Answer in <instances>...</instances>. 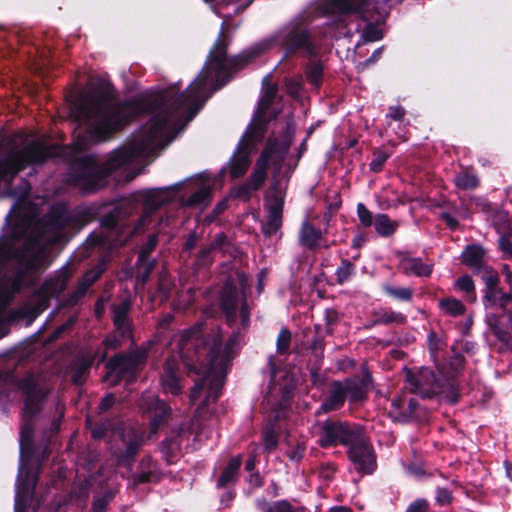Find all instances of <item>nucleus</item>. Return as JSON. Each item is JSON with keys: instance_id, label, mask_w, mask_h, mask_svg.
Returning <instances> with one entry per match:
<instances>
[{"instance_id": "nucleus-37", "label": "nucleus", "mask_w": 512, "mask_h": 512, "mask_svg": "<svg viewBox=\"0 0 512 512\" xmlns=\"http://www.w3.org/2000/svg\"><path fill=\"white\" fill-rule=\"evenodd\" d=\"M32 382V379L27 380L26 383L23 384V389L27 393V400L25 402V413L26 414H33L34 411L38 408V404L35 401L34 394L31 391L30 384Z\"/></svg>"}, {"instance_id": "nucleus-6", "label": "nucleus", "mask_w": 512, "mask_h": 512, "mask_svg": "<svg viewBox=\"0 0 512 512\" xmlns=\"http://www.w3.org/2000/svg\"><path fill=\"white\" fill-rule=\"evenodd\" d=\"M264 124L260 120L251 121L241 138L237 151L229 161V175L231 178H239L245 174L250 166V154L264 137Z\"/></svg>"}, {"instance_id": "nucleus-1", "label": "nucleus", "mask_w": 512, "mask_h": 512, "mask_svg": "<svg viewBox=\"0 0 512 512\" xmlns=\"http://www.w3.org/2000/svg\"><path fill=\"white\" fill-rule=\"evenodd\" d=\"M225 55V47L217 42L203 72L186 91L178 95L175 86L161 91L149 109L150 118L140 135L131 144L114 152L109 168L115 169L136 158L148 157L171 142L208 98L209 87L221 77L226 67Z\"/></svg>"}, {"instance_id": "nucleus-45", "label": "nucleus", "mask_w": 512, "mask_h": 512, "mask_svg": "<svg viewBox=\"0 0 512 512\" xmlns=\"http://www.w3.org/2000/svg\"><path fill=\"white\" fill-rule=\"evenodd\" d=\"M263 444L267 452L274 450L277 447L278 440L274 431L268 430L264 432Z\"/></svg>"}, {"instance_id": "nucleus-55", "label": "nucleus", "mask_w": 512, "mask_h": 512, "mask_svg": "<svg viewBox=\"0 0 512 512\" xmlns=\"http://www.w3.org/2000/svg\"><path fill=\"white\" fill-rule=\"evenodd\" d=\"M157 241L155 237H151L147 243V245L140 252V259H143L146 255H148L155 247Z\"/></svg>"}, {"instance_id": "nucleus-64", "label": "nucleus", "mask_w": 512, "mask_h": 512, "mask_svg": "<svg viewBox=\"0 0 512 512\" xmlns=\"http://www.w3.org/2000/svg\"><path fill=\"white\" fill-rule=\"evenodd\" d=\"M225 209H226V201H222L216 206L215 212L219 214V213L223 212Z\"/></svg>"}, {"instance_id": "nucleus-29", "label": "nucleus", "mask_w": 512, "mask_h": 512, "mask_svg": "<svg viewBox=\"0 0 512 512\" xmlns=\"http://www.w3.org/2000/svg\"><path fill=\"white\" fill-rule=\"evenodd\" d=\"M441 309L448 315L456 317L465 313L464 304L457 299L447 298L439 302Z\"/></svg>"}, {"instance_id": "nucleus-30", "label": "nucleus", "mask_w": 512, "mask_h": 512, "mask_svg": "<svg viewBox=\"0 0 512 512\" xmlns=\"http://www.w3.org/2000/svg\"><path fill=\"white\" fill-rule=\"evenodd\" d=\"M481 278L486 285L485 298H496L499 281L498 275L494 271L485 270L482 272Z\"/></svg>"}, {"instance_id": "nucleus-34", "label": "nucleus", "mask_w": 512, "mask_h": 512, "mask_svg": "<svg viewBox=\"0 0 512 512\" xmlns=\"http://www.w3.org/2000/svg\"><path fill=\"white\" fill-rule=\"evenodd\" d=\"M127 305L122 304L114 310V324L117 329L122 330V333L128 331V324L126 321Z\"/></svg>"}, {"instance_id": "nucleus-47", "label": "nucleus", "mask_w": 512, "mask_h": 512, "mask_svg": "<svg viewBox=\"0 0 512 512\" xmlns=\"http://www.w3.org/2000/svg\"><path fill=\"white\" fill-rule=\"evenodd\" d=\"M210 196V191L206 188L197 191L190 199L191 204H201Z\"/></svg>"}, {"instance_id": "nucleus-3", "label": "nucleus", "mask_w": 512, "mask_h": 512, "mask_svg": "<svg viewBox=\"0 0 512 512\" xmlns=\"http://www.w3.org/2000/svg\"><path fill=\"white\" fill-rule=\"evenodd\" d=\"M147 107V101L137 99L112 110L107 100L86 102L78 111L80 125L85 126L86 131L94 140L105 139L110 133L118 129L123 123L143 112Z\"/></svg>"}, {"instance_id": "nucleus-24", "label": "nucleus", "mask_w": 512, "mask_h": 512, "mask_svg": "<svg viewBox=\"0 0 512 512\" xmlns=\"http://www.w3.org/2000/svg\"><path fill=\"white\" fill-rule=\"evenodd\" d=\"M374 226L379 235L388 237L395 233L398 227V222L390 219L386 214H378L375 217Z\"/></svg>"}, {"instance_id": "nucleus-58", "label": "nucleus", "mask_w": 512, "mask_h": 512, "mask_svg": "<svg viewBox=\"0 0 512 512\" xmlns=\"http://www.w3.org/2000/svg\"><path fill=\"white\" fill-rule=\"evenodd\" d=\"M500 245L503 251L512 256V244L508 240L502 238L500 241Z\"/></svg>"}, {"instance_id": "nucleus-49", "label": "nucleus", "mask_w": 512, "mask_h": 512, "mask_svg": "<svg viewBox=\"0 0 512 512\" xmlns=\"http://www.w3.org/2000/svg\"><path fill=\"white\" fill-rule=\"evenodd\" d=\"M436 501L441 505L448 504L451 501V494L445 488H438L436 491Z\"/></svg>"}, {"instance_id": "nucleus-27", "label": "nucleus", "mask_w": 512, "mask_h": 512, "mask_svg": "<svg viewBox=\"0 0 512 512\" xmlns=\"http://www.w3.org/2000/svg\"><path fill=\"white\" fill-rule=\"evenodd\" d=\"M379 324H402L406 321L405 315L390 309H380L376 313V320Z\"/></svg>"}, {"instance_id": "nucleus-60", "label": "nucleus", "mask_w": 512, "mask_h": 512, "mask_svg": "<svg viewBox=\"0 0 512 512\" xmlns=\"http://www.w3.org/2000/svg\"><path fill=\"white\" fill-rule=\"evenodd\" d=\"M443 218L446 220L447 224L450 227L454 228L456 226V224H457L456 220L453 217H451L450 215H443Z\"/></svg>"}, {"instance_id": "nucleus-16", "label": "nucleus", "mask_w": 512, "mask_h": 512, "mask_svg": "<svg viewBox=\"0 0 512 512\" xmlns=\"http://www.w3.org/2000/svg\"><path fill=\"white\" fill-rule=\"evenodd\" d=\"M438 388L434 373L429 369L421 370L419 378L414 383V392L422 397L430 398L437 393Z\"/></svg>"}, {"instance_id": "nucleus-42", "label": "nucleus", "mask_w": 512, "mask_h": 512, "mask_svg": "<svg viewBox=\"0 0 512 512\" xmlns=\"http://www.w3.org/2000/svg\"><path fill=\"white\" fill-rule=\"evenodd\" d=\"M268 47H269V43L268 42L260 43V44L256 45L255 47L251 48L249 51H247V52L243 53L242 55H240L238 58L234 59L233 62L236 63V62L241 61V60L248 61L250 58L256 56L259 53H261L262 51H264Z\"/></svg>"}, {"instance_id": "nucleus-51", "label": "nucleus", "mask_w": 512, "mask_h": 512, "mask_svg": "<svg viewBox=\"0 0 512 512\" xmlns=\"http://www.w3.org/2000/svg\"><path fill=\"white\" fill-rule=\"evenodd\" d=\"M21 264H24L27 268H37L39 266V262L36 259L31 258L30 250L25 252L24 255L20 257Z\"/></svg>"}, {"instance_id": "nucleus-57", "label": "nucleus", "mask_w": 512, "mask_h": 512, "mask_svg": "<svg viewBox=\"0 0 512 512\" xmlns=\"http://www.w3.org/2000/svg\"><path fill=\"white\" fill-rule=\"evenodd\" d=\"M115 402V398L113 395H107L105 398L102 399L100 405H99V409L101 411H106L107 409H109Z\"/></svg>"}, {"instance_id": "nucleus-9", "label": "nucleus", "mask_w": 512, "mask_h": 512, "mask_svg": "<svg viewBox=\"0 0 512 512\" xmlns=\"http://www.w3.org/2000/svg\"><path fill=\"white\" fill-rule=\"evenodd\" d=\"M284 207V190L282 188H270L266 197V208L268 210L267 220L262 230L264 234L271 236L277 233L282 225V214Z\"/></svg>"}, {"instance_id": "nucleus-56", "label": "nucleus", "mask_w": 512, "mask_h": 512, "mask_svg": "<svg viewBox=\"0 0 512 512\" xmlns=\"http://www.w3.org/2000/svg\"><path fill=\"white\" fill-rule=\"evenodd\" d=\"M29 190H30L29 185L26 182H23V187H22V191L21 192H17V191H14V190H8V191L5 192V195L22 198V197H24L25 195L28 194Z\"/></svg>"}, {"instance_id": "nucleus-48", "label": "nucleus", "mask_w": 512, "mask_h": 512, "mask_svg": "<svg viewBox=\"0 0 512 512\" xmlns=\"http://www.w3.org/2000/svg\"><path fill=\"white\" fill-rule=\"evenodd\" d=\"M428 503L423 499H418L410 504L407 512H427Z\"/></svg>"}, {"instance_id": "nucleus-38", "label": "nucleus", "mask_w": 512, "mask_h": 512, "mask_svg": "<svg viewBox=\"0 0 512 512\" xmlns=\"http://www.w3.org/2000/svg\"><path fill=\"white\" fill-rule=\"evenodd\" d=\"M354 266L349 261H342L336 271L337 280L340 284L346 282L353 273Z\"/></svg>"}, {"instance_id": "nucleus-53", "label": "nucleus", "mask_w": 512, "mask_h": 512, "mask_svg": "<svg viewBox=\"0 0 512 512\" xmlns=\"http://www.w3.org/2000/svg\"><path fill=\"white\" fill-rule=\"evenodd\" d=\"M321 68L316 66L310 70L308 73V79L313 85H318L321 79Z\"/></svg>"}, {"instance_id": "nucleus-40", "label": "nucleus", "mask_w": 512, "mask_h": 512, "mask_svg": "<svg viewBox=\"0 0 512 512\" xmlns=\"http://www.w3.org/2000/svg\"><path fill=\"white\" fill-rule=\"evenodd\" d=\"M291 342V333L288 329L283 328L281 329L278 338H277V351L279 353H285L290 346Z\"/></svg>"}, {"instance_id": "nucleus-5", "label": "nucleus", "mask_w": 512, "mask_h": 512, "mask_svg": "<svg viewBox=\"0 0 512 512\" xmlns=\"http://www.w3.org/2000/svg\"><path fill=\"white\" fill-rule=\"evenodd\" d=\"M286 151L287 146L279 145L276 141H269L258 159L249 180L234 190L235 195L240 198L248 199L253 191L263 185L269 163L278 164L281 162Z\"/></svg>"}, {"instance_id": "nucleus-17", "label": "nucleus", "mask_w": 512, "mask_h": 512, "mask_svg": "<svg viewBox=\"0 0 512 512\" xmlns=\"http://www.w3.org/2000/svg\"><path fill=\"white\" fill-rule=\"evenodd\" d=\"M20 278L17 277L12 281L5 282L0 285V338L6 334V317L3 311V306L10 299L11 295L19 289Z\"/></svg>"}, {"instance_id": "nucleus-59", "label": "nucleus", "mask_w": 512, "mask_h": 512, "mask_svg": "<svg viewBox=\"0 0 512 512\" xmlns=\"http://www.w3.org/2000/svg\"><path fill=\"white\" fill-rule=\"evenodd\" d=\"M329 512H352V510L345 506H334Z\"/></svg>"}, {"instance_id": "nucleus-10", "label": "nucleus", "mask_w": 512, "mask_h": 512, "mask_svg": "<svg viewBox=\"0 0 512 512\" xmlns=\"http://www.w3.org/2000/svg\"><path fill=\"white\" fill-rule=\"evenodd\" d=\"M222 307L229 321L234 319L236 311L240 307L242 324H247L249 319V311L244 299L243 292H239L236 288L227 284L222 294Z\"/></svg>"}, {"instance_id": "nucleus-11", "label": "nucleus", "mask_w": 512, "mask_h": 512, "mask_svg": "<svg viewBox=\"0 0 512 512\" xmlns=\"http://www.w3.org/2000/svg\"><path fill=\"white\" fill-rule=\"evenodd\" d=\"M146 358L145 351H137L131 355H119L107 365L110 376L122 377L128 370L136 369Z\"/></svg>"}, {"instance_id": "nucleus-8", "label": "nucleus", "mask_w": 512, "mask_h": 512, "mask_svg": "<svg viewBox=\"0 0 512 512\" xmlns=\"http://www.w3.org/2000/svg\"><path fill=\"white\" fill-rule=\"evenodd\" d=\"M359 428H352L345 423L325 422L318 432V442L322 447L339 443L348 446Z\"/></svg>"}, {"instance_id": "nucleus-52", "label": "nucleus", "mask_w": 512, "mask_h": 512, "mask_svg": "<svg viewBox=\"0 0 512 512\" xmlns=\"http://www.w3.org/2000/svg\"><path fill=\"white\" fill-rule=\"evenodd\" d=\"M305 451V445L300 443L291 451H289L288 456L293 461H298L302 458Z\"/></svg>"}, {"instance_id": "nucleus-23", "label": "nucleus", "mask_w": 512, "mask_h": 512, "mask_svg": "<svg viewBox=\"0 0 512 512\" xmlns=\"http://www.w3.org/2000/svg\"><path fill=\"white\" fill-rule=\"evenodd\" d=\"M146 210H153L167 201L165 189H149L142 192Z\"/></svg>"}, {"instance_id": "nucleus-61", "label": "nucleus", "mask_w": 512, "mask_h": 512, "mask_svg": "<svg viewBox=\"0 0 512 512\" xmlns=\"http://www.w3.org/2000/svg\"><path fill=\"white\" fill-rule=\"evenodd\" d=\"M254 467H255V459H254V457H251L247 460L245 468L248 471H252L254 469Z\"/></svg>"}, {"instance_id": "nucleus-25", "label": "nucleus", "mask_w": 512, "mask_h": 512, "mask_svg": "<svg viewBox=\"0 0 512 512\" xmlns=\"http://www.w3.org/2000/svg\"><path fill=\"white\" fill-rule=\"evenodd\" d=\"M484 251L478 245L467 246L462 252L461 259L469 267H478L483 259Z\"/></svg>"}, {"instance_id": "nucleus-4", "label": "nucleus", "mask_w": 512, "mask_h": 512, "mask_svg": "<svg viewBox=\"0 0 512 512\" xmlns=\"http://www.w3.org/2000/svg\"><path fill=\"white\" fill-rule=\"evenodd\" d=\"M58 154V147H47L43 141H35L19 152L10 153L0 162V181H9L28 164L42 163L46 158Z\"/></svg>"}, {"instance_id": "nucleus-20", "label": "nucleus", "mask_w": 512, "mask_h": 512, "mask_svg": "<svg viewBox=\"0 0 512 512\" xmlns=\"http://www.w3.org/2000/svg\"><path fill=\"white\" fill-rule=\"evenodd\" d=\"M256 504L261 512H304L303 508L293 507L285 500L269 503L264 499H259Z\"/></svg>"}, {"instance_id": "nucleus-19", "label": "nucleus", "mask_w": 512, "mask_h": 512, "mask_svg": "<svg viewBox=\"0 0 512 512\" xmlns=\"http://www.w3.org/2000/svg\"><path fill=\"white\" fill-rule=\"evenodd\" d=\"M276 92H277V86L274 84L268 83L267 78H264V80H263V95L260 100L257 113L252 120V121H254V120L262 121L264 124V132L266 131V123L264 120V115H265L266 110L270 106Z\"/></svg>"}, {"instance_id": "nucleus-18", "label": "nucleus", "mask_w": 512, "mask_h": 512, "mask_svg": "<svg viewBox=\"0 0 512 512\" xmlns=\"http://www.w3.org/2000/svg\"><path fill=\"white\" fill-rule=\"evenodd\" d=\"M176 362L174 360H167L164 367V374L162 376L163 389L173 395H177L181 391V385L176 376Z\"/></svg>"}, {"instance_id": "nucleus-15", "label": "nucleus", "mask_w": 512, "mask_h": 512, "mask_svg": "<svg viewBox=\"0 0 512 512\" xmlns=\"http://www.w3.org/2000/svg\"><path fill=\"white\" fill-rule=\"evenodd\" d=\"M399 269L407 275L427 277L432 273L433 266L424 263L421 258L401 255Z\"/></svg>"}, {"instance_id": "nucleus-21", "label": "nucleus", "mask_w": 512, "mask_h": 512, "mask_svg": "<svg viewBox=\"0 0 512 512\" xmlns=\"http://www.w3.org/2000/svg\"><path fill=\"white\" fill-rule=\"evenodd\" d=\"M346 390L341 383H335L329 398L321 405L324 412L339 408L345 401Z\"/></svg>"}, {"instance_id": "nucleus-36", "label": "nucleus", "mask_w": 512, "mask_h": 512, "mask_svg": "<svg viewBox=\"0 0 512 512\" xmlns=\"http://www.w3.org/2000/svg\"><path fill=\"white\" fill-rule=\"evenodd\" d=\"M200 332V326H195L189 330H186L182 333L180 339L181 349L187 348L189 344L195 345V342L198 341V335Z\"/></svg>"}, {"instance_id": "nucleus-62", "label": "nucleus", "mask_w": 512, "mask_h": 512, "mask_svg": "<svg viewBox=\"0 0 512 512\" xmlns=\"http://www.w3.org/2000/svg\"><path fill=\"white\" fill-rule=\"evenodd\" d=\"M73 146H74V147H73V148H74V150H76V151H80V150H82V149H84V148H85V144H84V143L82 142V140H80V139H77V140L73 143Z\"/></svg>"}, {"instance_id": "nucleus-35", "label": "nucleus", "mask_w": 512, "mask_h": 512, "mask_svg": "<svg viewBox=\"0 0 512 512\" xmlns=\"http://www.w3.org/2000/svg\"><path fill=\"white\" fill-rule=\"evenodd\" d=\"M384 290L390 296H392L398 300H401V301H408L412 297V290L410 288H405V287L395 288V287L386 285V286H384Z\"/></svg>"}, {"instance_id": "nucleus-32", "label": "nucleus", "mask_w": 512, "mask_h": 512, "mask_svg": "<svg viewBox=\"0 0 512 512\" xmlns=\"http://www.w3.org/2000/svg\"><path fill=\"white\" fill-rule=\"evenodd\" d=\"M455 288L464 292L471 302L476 300L475 286L472 278L468 275L461 276L455 282Z\"/></svg>"}, {"instance_id": "nucleus-26", "label": "nucleus", "mask_w": 512, "mask_h": 512, "mask_svg": "<svg viewBox=\"0 0 512 512\" xmlns=\"http://www.w3.org/2000/svg\"><path fill=\"white\" fill-rule=\"evenodd\" d=\"M242 459L240 456H237L230 460L225 470L222 472L221 476L218 479V487H224L228 483L235 480L237 472L241 466Z\"/></svg>"}, {"instance_id": "nucleus-33", "label": "nucleus", "mask_w": 512, "mask_h": 512, "mask_svg": "<svg viewBox=\"0 0 512 512\" xmlns=\"http://www.w3.org/2000/svg\"><path fill=\"white\" fill-rule=\"evenodd\" d=\"M31 433L32 428L30 427V425L26 424L22 426L20 430V452L22 459L25 456V454L29 453L31 444Z\"/></svg>"}, {"instance_id": "nucleus-46", "label": "nucleus", "mask_w": 512, "mask_h": 512, "mask_svg": "<svg viewBox=\"0 0 512 512\" xmlns=\"http://www.w3.org/2000/svg\"><path fill=\"white\" fill-rule=\"evenodd\" d=\"M491 305H499L504 306L511 300V295L509 293L502 292L499 288H497V297L496 298H485Z\"/></svg>"}, {"instance_id": "nucleus-28", "label": "nucleus", "mask_w": 512, "mask_h": 512, "mask_svg": "<svg viewBox=\"0 0 512 512\" xmlns=\"http://www.w3.org/2000/svg\"><path fill=\"white\" fill-rule=\"evenodd\" d=\"M454 183L459 189L471 190L478 186L479 180L475 174L469 171H462L455 176Z\"/></svg>"}, {"instance_id": "nucleus-63", "label": "nucleus", "mask_w": 512, "mask_h": 512, "mask_svg": "<svg viewBox=\"0 0 512 512\" xmlns=\"http://www.w3.org/2000/svg\"><path fill=\"white\" fill-rule=\"evenodd\" d=\"M505 471L507 477L512 481V464L509 462H505Z\"/></svg>"}, {"instance_id": "nucleus-13", "label": "nucleus", "mask_w": 512, "mask_h": 512, "mask_svg": "<svg viewBox=\"0 0 512 512\" xmlns=\"http://www.w3.org/2000/svg\"><path fill=\"white\" fill-rule=\"evenodd\" d=\"M140 407L154 415L151 423L153 428H156L169 413L166 404L152 393H145L142 396Z\"/></svg>"}, {"instance_id": "nucleus-41", "label": "nucleus", "mask_w": 512, "mask_h": 512, "mask_svg": "<svg viewBox=\"0 0 512 512\" xmlns=\"http://www.w3.org/2000/svg\"><path fill=\"white\" fill-rule=\"evenodd\" d=\"M357 214H358L360 223L364 227H369L373 224L372 213L367 209V207L364 204L359 203L357 205Z\"/></svg>"}, {"instance_id": "nucleus-54", "label": "nucleus", "mask_w": 512, "mask_h": 512, "mask_svg": "<svg viewBox=\"0 0 512 512\" xmlns=\"http://www.w3.org/2000/svg\"><path fill=\"white\" fill-rule=\"evenodd\" d=\"M405 114L404 109L401 106L390 107L388 116L394 120H401Z\"/></svg>"}, {"instance_id": "nucleus-12", "label": "nucleus", "mask_w": 512, "mask_h": 512, "mask_svg": "<svg viewBox=\"0 0 512 512\" xmlns=\"http://www.w3.org/2000/svg\"><path fill=\"white\" fill-rule=\"evenodd\" d=\"M299 242L303 247L308 249L329 247V245L323 238L322 231L315 228L307 220L303 221L301 224L299 232Z\"/></svg>"}, {"instance_id": "nucleus-50", "label": "nucleus", "mask_w": 512, "mask_h": 512, "mask_svg": "<svg viewBox=\"0 0 512 512\" xmlns=\"http://www.w3.org/2000/svg\"><path fill=\"white\" fill-rule=\"evenodd\" d=\"M288 93L297 98L300 96L301 83L298 80H290L287 82Z\"/></svg>"}, {"instance_id": "nucleus-7", "label": "nucleus", "mask_w": 512, "mask_h": 512, "mask_svg": "<svg viewBox=\"0 0 512 512\" xmlns=\"http://www.w3.org/2000/svg\"><path fill=\"white\" fill-rule=\"evenodd\" d=\"M348 446L349 459L355 469L360 472L371 473L375 468V456L368 439L361 429L357 430Z\"/></svg>"}, {"instance_id": "nucleus-44", "label": "nucleus", "mask_w": 512, "mask_h": 512, "mask_svg": "<svg viewBox=\"0 0 512 512\" xmlns=\"http://www.w3.org/2000/svg\"><path fill=\"white\" fill-rule=\"evenodd\" d=\"M383 37L380 29L373 25H368L363 31V38L367 42L378 41Z\"/></svg>"}, {"instance_id": "nucleus-31", "label": "nucleus", "mask_w": 512, "mask_h": 512, "mask_svg": "<svg viewBox=\"0 0 512 512\" xmlns=\"http://www.w3.org/2000/svg\"><path fill=\"white\" fill-rule=\"evenodd\" d=\"M343 386L346 390V396H349L352 401L362 399L366 392V382L363 380L347 381Z\"/></svg>"}, {"instance_id": "nucleus-2", "label": "nucleus", "mask_w": 512, "mask_h": 512, "mask_svg": "<svg viewBox=\"0 0 512 512\" xmlns=\"http://www.w3.org/2000/svg\"><path fill=\"white\" fill-rule=\"evenodd\" d=\"M237 336H232L223 346L219 333L208 339L203 348L197 349L198 357L207 354L208 362L201 367L203 378L196 383L190 394L191 402L199 401L198 410H203L215 403L224 381V370L236 352Z\"/></svg>"}, {"instance_id": "nucleus-43", "label": "nucleus", "mask_w": 512, "mask_h": 512, "mask_svg": "<svg viewBox=\"0 0 512 512\" xmlns=\"http://www.w3.org/2000/svg\"><path fill=\"white\" fill-rule=\"evenodd\" d=\"M388 159V154L382 151H378L374 153V157L370 163V169L374 172H380L386 160Z\"/></svg>"}, {"instance_id": "nucleus-39", "label": "nucleus", "mask_w": 512, "mask_h": 512, "mask_svg": "<svg viewBox=\"0 0 512 512\" xmlns=\"http://www.w3.org/2000/svg\"><path fill=\"white\" fill-rule=\"evenodd\" d=\"M123 445L125 446V452H120L118 457L120 460L128 459L136 454L138 448H139V441L134 439L127 442L125 438L121 439Z\"/></svg>"}, {"instance_id": "nucleus-14", "label": "nucleus", "mask_w": 512, "mask_h": 512, "mask_svg": "<svg viewBox=\"0 0 512 512\" xmlns=\"http://www.w3.org/2000/svg\"><path fill=\"white\" fill-rule=\"evenodd\" d=\"M36 484V477L27 474L25 465L21 463L18 473V490L15 498V512H21L24 499L32 493Z\"/></svg>"}, {"instance_id": "nucleus-22", "label": "nucleus", "mask_w": 512, "mask_h": 512, "mask_svg": "<svg viewBox=\"0 0 512 512\" xmlns=\"http://www.w3.org/2000/svg\"><path fill=\"white\" fill-rule=\"evenodd\" d=\"M324 1L328 3V7L324 9L323 14L363 11L364 8L368 5L367 0L358 6H352L350 3H348V0H324Z\"/></svg>"}]
</instances>
